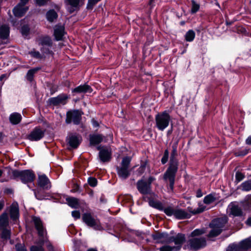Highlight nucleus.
<instances>
[{
  "label": "nucleus",
  "mask_w": 251,
  "mask_h": 251,
  "mask_svg": "<svg viewBox=\"0 0 251 251\" xmlns=\"http://www.w3.org/2000/svg\"><path fill=\"white\" fill-rule=\"evenodd\" d=\"M172 148L170 165L163 176L165 181H169V189L171 191L174 189L176 175L178 169V161L175 159V156L177 155V145H173Z\"/></svg>",
  "instance_id": "obj_1"
},
{
  "label": "nucleus",
  "mask_w": 251,
  "mask_h": 251,
  "mask_svg": "<svg viewBox=\"0 0 251 251\" xmlns=\"http://www.w3.org/2000/svg\"><path fill=\"white\" fill-rule=\"evenodd\" d=\"M227 223V218L226 217L213 220L209 225L211 230L208 234V237L212 238L220 235L222 231L226 229V225Z\"/></svg>",
  "instance_id": "obj_2"
},
{
  "label": "nucleus",
  "mask_w": 251,
  "mask_h": 251,
  "mask_svg": "<svg viewBox=\"0 0 251 251\" xmlns=\"http://www.w3.org/2000/svg\"><path fill=\"white\" fill-rule=\"evenodd\" d=\"M155 127L160 131H163L169 125L171 117L167 111L157 113L155 116Z\"/></svg>",
  "instance_id": "obj_3"
},
{
  "label": "nucleus",
  "mask_w": 251,
  "mask_h": 251,
  "mask_svg": "<svg viewBox=\"0 0 251 251\" xmlns=\"http://www.w3.org/2000/svg\"><path fill=\"white\" fill-rule=\"evenodd\" d=\"M12 177L14 179L20 177L23 183H27L34 181L35 175L33 171L29 170H14L12 171Z\"/></svg>",
  "instance_id": "obj_4"
},
{
  "label": "nucleus",
  "mask_w": 251,
  "mask_h": 251,
  "mask_svg": "<svg viewBox=\"0 0 251 251\" xmlns=\"http://www.w3.org/2000/svg\"><path fill=\"white\" fill-rule=\"evenodd\" d=\"M131 159L129 157L123 158L120 166L117 167L118 176L123 179H126L130 174L129 169Z\"/></svg>",
  "instance_id": "obj_5"
},
{
  "label": "nucleus",
  "mask_w": 251,
  "mask_h": 251,
  "mask_svg": "<svg viewBox=\"0 0 251 251\" xmlns=\"http://www.w3.org/2000/svg\"><path fill=\"white\" fill-rule=\"evenodd\" d=\"M82 219L87 226L93 227L95 230H100L102 229L100 220L96 217L93 216L91 213H83Z\"/></svg>",
  "instance_id": "obj_6"
},
{
  "label": "nucleus",
  "mask_w": 251,
  "mask_h": 251,
  "mask_svg": "<svg viewBox=\"0 0 251 251\" xmlns=\"http://www.w3.org/2000/svg\"><path fill=\"white\" fill-rule=\"evenodd\" d=\"M176 240L174 241L175 246H171L169 244H165L159 249V251H178L185 241V235L181 233L176 235Z\"/></svg>",
  "instance_id": "obj_7"
},
{
  "label": "nucleus",
  "mask_w": 251,
  "mask_h": 251,
  "mask_svg": "<svg viewBox=\"0 0 251 251\" xmlns=\"http://www.w3.org/2000/svg\"><path fill=\"white\" fill-rule=\"evenodd\" d=\"M153 239L155 243L162 244H170L173 243L174 241L176 240V236H171L166 232H157L152 235Z\"/></svg>",
  "instance_id": "obj_8"
},
{
  "label": "nucleus",
  "mask_w": 251,
  "mask_h": 251,
  "mask_svg": "<svg viewBox=\"0 0 251 251\" xmlns=\"http://www.w3.org/2000/svg\"><path fill=\"white\" fill-rule=\"evenodd\" d=\"M206 241L205 238L194 237L189 239L188 242V246L191 250L197 251L205 247Z\"/></svg>",
  "instance_id": "obj_9"
},
{
  "label": "nucleus",
  "mask_w": 251,
  "mask_h": 251,
  "mask_svg": "<svg viewBox=\"0 0 251 251\" xmlns=\"http://www.w3.org/2000/svg\"><path fill=\"white\" fill-rule=\"evenodd\" d=\"M81 113L78 110L69 111L67 113L66 123L69 124L72 122L75 125H78L81 120Z\"/></svg>",
  "instance_id": "obj_10"
},
{
  "label": "nucleus",
  "mask_w": 251,
  "mask_h": 251,
  "mask_svg": "<svg viewBox=\"0 0 251 251\" xmlns=\"http://www.w3.org/2000/svg\"><path fill=\"white\" fill-rule=\"evenodd\" d=\"M29 0H20V2L15 6L13 10V14L16 17H22L27 11L28 7L25 6Z\"/></svg>",
  "instance_id": "obj_11"
},
{
  "label": "nucleus",
  "mask_w": 251,
  "mask_h": 251,
  "mask_svg": "<svg viewBox=\"0 0 251 251\" xmlns=\"http://www.w3.org/2000/svg\"><path fill=\"white\" fill-rule=\"evenodd\" d=\"M45 131L39 127H35L28 135L27 139L32 141H37L44 136Z\"/></svg>",
  "instance_id": "obj_12"
},
{
  "label": "nucleus",
  "mask_w": 251,
  "mask_h": 251,
  "mask_svg": "<svg viewBox=\"0 0 251 251\" xmlns=\"http://www.w3.org/2000/svg\"><path fill=\"white\" fill-rule=\"evenodd\" d=\"M9 36V28L7 25H2L0 27V46L8 43Z\"/></svg>",
  "instance_id": "obj_13"
},
{
  "label": "nucleus",
  "mask_w": 251,
  "mask_h": 251,
  "mask_svg": "<svg viewBox=\"0 0 251 251\" xmlns=\"http://www.w3.org/2000/svg\"><path fill=\"white\" fill-rule=\"evenodd\" d=\"M81 141V137L76 134H71L67 138L68 144L71 149L77 148Z\"/></svg>",
  "instance_id": "obj_14"
},
{
  "label": "nucleus",
  "mask_w": 251,
  "mask_h": 251,
  "mask_svg": "<svg viewBox=\"0 0 251 251\" xmlns=\"http://www.w3.org/2000/svg\"><path fill=\"white\" fill-rule=\"evenodd\" d=\"M137 188L139 192L143 195L150 194L151 192V186L150 183L142 179L137 181Z\"/></svg>",
  "instance_id": "obj_15"
},
{
  "label": "nucleus",
  "mask_w": 251,
  "mask_h": 251,
  "mask_svg": "<svg viewBox=\"0 0 251 251\" xmlns=\"http://www.w3.org/2000/svg\"><path fill=\"white\" fill-rule=\"evenodd\" d=\"M97 149L100 150L99 157L101 161L105 162L110 160L111 158V151L110 149L106 147L101 149L100 147H98Z\"/></svg>",
  "instance_id": "obj_16"
},
{
  "label": "nucleus",
  "mask_w": 251,
  "mask_h": 251,
  "mask_svg": "<svg viewBox=\"0 0 251 251\" xmlns=\"http://www.w3.org/2000/svg\"><path fill=\"white\" fill-rule=\"evenodd\" d=\"M32 220L35 228L38 231L39 236L43 237L45 234L46 233V231L41 220L39 217L34 216L32 218Z\"/></svg>",
  "instance_id": "obj_17"
},
{
  "label": "nucleus",
  "mask_w": 251,
  "mask_h": 251,
  "mask_svg": "<svg viewBox=\"0 0 251 251\" xmlns=\"http://www.w3.org/2000/svg\"><path fill=\"white\" fill-rule=\"evenodd\" d=\"M65 27L60 24H58L54 27L53 35L56 41L62 40L63 36L65 34Z\"/></svg>",
  "instance_id": "obj_18"
},
{
  "label": "nucleus",
  "mask_w": 251,
  "mask_h": 251,
  "mask_svg": "<svg viewBox=\"0 0 251 251\" xmlns=\"http://www.w3.org/2000/svg\"><path fill=\"white\" fill-rule=\"evenodd\" d=\"M38 184L44 189H49L51 187L50 182L45 175H39Z\"/></svg>",
  "instance_id": "obj_19"
},
{
  "label": "nucleus",
  "mask_w": 251,
  "mask_h": 251,
  "mask_svg": "<svg viewBox=\"0 0 251 251\" xmlns=\"http://www.w3.org/2000/svg\"><path fill=\"white\" fill-rule=\"evenodd\" d=\"M229 215L233 217L241 216L243 214L242 209L239 205L233 203H231L229 206Z\"/></svg>",
  "instance_id": "obj_20"
},
{
  "label": "nucleus",
  "mask_w": 251,
  "mask_h": 251,
  "mask_svg": "<svg viewBox=\"0 0 251 251\" xmlns=\"http://www.w3.org/2000/svg\"><path fill=\"white\" fill-rule=\"evenodd\" d=\"M67 97L65 95H60L56 97L51 98L49 99L50 104L57 105L59 104H65Z\"/></svg>",
  "instance_id": "obj_21"
},
{
  "label": "nucleus",
  "mask_w": 251,
  "mask_h": 251,
  "mask_svg": "<svg viewBox=\"0 0 251 251\" xmlns=\"http://www.w3.org/2000/svg\"><path fill=\"white\" fill-rule=\"evenodd\" d=\"M92 91V88L89 85L85 84L76 87L72 90V92L75 93H90Z\"/></svg>",
  "instance_id": "obj_22"
},
{
  "label": "nucleus",
  "mask_w": 251,
  "mask_h": 251,
  "mask_svg": "<svg viewBox=\"0 0 251 251\" xmlns=\"http://www.w3.org/2000/svg\"><path fill=\"white\" fill-rule=\"evenodd\" d=\"M174 216L177 219H184L190 218L191 215L184 209H176Z\"/></svg>",
  "instance_id": "obj_23"
},
{
  "label": "nucleus",
  "mask_w": 251,
  "mask_h": 251,
  "mask_svg": "<svg viewBox=\"0 0 251 251\" xmlns=\"http://www.w3.org/2000/svg\"><path fill=\"white\" fill-rule=\"evenodd\" d=\"M22 119V115L18 112H13L9 117V122L12 125H17L20 124Z\"/></svg>",
  "instance_id": "obj_24"
},
{
  "label": "nucleus",
  "mask_w": 251,
  "mask_h": 251,
  "mask_svg": "<svg viewBox=\"0 0 251 251\" xmlns=\"http://www.w3.org/2000/svg\"><path fill=\"white\" fill-rule=\"evenodd\" d=\"M9 218L6 212L3 213L0 216V229L9 228Z\"/></svg>",
  "instance_id": "obj_25"
},
{
  "label": "nucleus",
  "mask_w": 251,
  "mask_h": 251,
  "mask_svg": "<svg viewBox=\"0 0 251 251\" xmlns=\"http://www.w3.org/2000/svg\"><path fill=\"white\" fill-rule=\"evenodd\" d=\"M10 218L13 221H16L19 218V208L17 204L13 203L10 206Z\"/></svg>",
  "instance_id": "obj_26"
},
{
  "label": "nucleus",
  "mask_w": 251,
  "mask_h": 251,
  "mask_svg": "<svg viewBox=\"0 0 251 251\" xmlns=\"http://www.w3.org/2000/svg\"><path fill=\"white\" fill-rule=\"evenodd\" d=\"M241 251H246L251 248V237L241 241L238 244Z\"/></svg>",
  "instance_id": "obj_27"
},
{
  "label": "nucleus",
  "mask_w": 251,
  "mask_h": 251,
  "mask_svg": "<svg viewBox=\"0 0 251 251\" xmlns=\"http://www.w3.org/2000/svg\"><path fill=\"white\" fill-rule=\"evenodd\" d=\"M103 137L100 134H94L90 136V143L91 145H96L102 142Z\"/></svg>",
  "instance_id": "obj_28"
},
{
  "label": "nucleus",
  "mask_w": 251,
  "mask_h": 251,
  "mask_svg": "<svg viewBox=\"0 0 251 251\" xmlns=\"http://www.w3.org/2000/svg\"><path fill=\"white\" fill-rule=\"evenodd\" d=\"M68 205L74 208H77L79 206V201L74 197H70L66 199Z\"/></svg>",
  "instance_id": "obj_29"
},
{
  "label": "nucleus",
  "mask_w": 251,
  "mask_h": 251,
  "mask_svg": "<svg viewBox=\"0 0 251 251\" xmlns=\"http://www.w3.org/2000/svg\"><path fill=\"white\" fill-rule=\"evenodd\" d=\"M40 69V67H36L28 70L26 75L27 80L31 82L33 79L34 74L39 71Z\"/></svg>",
  "instance_id": "obj_30"
},
{
  "label": "nucleus",
  "mask_w": 251,
  "mask_h": 251,
  "mask_svg": "<svg viewBox=\"0 0 251 251\" xmlns=\"http://www.w3.org/2000/svg\"><path fill=\"white\" fill-rule=\"evenodd\" d=\"M239 189L245 192L251 191V179L245 181L242 183L239 186Z\"/></svg>",
  "instance_id": "obj_31"
},
{
  "label": "nucleus",
  "mask_w": 251,
  "mask_h": 251,
  "mask_svg": "<svg viewBox=\"0 0 251 251\" xmlns=\"http://www.w3.org/2000/svg\"><path fill=\"white\" fill-rule=\"evenodd\" d=\"M39 44L42 46H47L50 47L52 45V42L51 38L49 36H44L41 37L39 39Z\"/></svg>",
  "instance_id": "obj_32"
},
{
  "label": "nucleus",
  "mask_w": 251,
  "mask_h": 251,
  "mask_svg": "<svg viewBox=\"0 0 251 251\" xmlns=\"http://www.w3.org/2000/svg\"><path fill=\"white\" fill-rule=\"evenodd\" d=\"M65 1L67 5L71 7L70 12H72L78 7L80 0H65Z\"/></svg>",
  "instance_id": "obj_33"
},
{
  "label": "nucleus",
  "mask_w": 251,
  "mask_h": 251,
  "mask_svg": "<svg viewBox=\"0 0 251 251\" xmlns=\"http://www.w3.org/2000/svg\"><path fill=\"white\" fill-rule=\"evenodd\" d=\"M46 17L50 22H52L57 18V14L54 10H50L47 13Z\"/></svg>",
  "instance_id": "obj_34"
},
{
  "label": "nucleus",
  "mask_w": 251,
  "mask_h": 251,
  "mask_svg": "<svg viewBox=\"0 0 251 251\" xmlns=\"http://www.w3.org/2000/svg\"><path fill=\"white\" fill-rule=\"evenodd\" d=\"M1 230V237L4 240H8L10 239L11 237V229L10 227L4 229H0Z\"/></svg>",
  "instance_id": "obj_35"
},
{
  "label": "nucleus",
  "mask_w": 251,
  "mask_h": 251,
  "mask_svg": "<svg viewBox=\"0 0 251 251\" xmlns=\"http://www.w3.org/2000/svg\"><path fill=\"white\" fill-rule=\"evenodd\" d=\"M149 205L152 207L161 210H163V206L162 203L159 201L151 200L149 201Z\"/></svg>",
  "instance_id": "obj_36"
},
{
  "label": "nucleus",
  "mask_w": 251,
  "mask_h": 251,
  "mask_svg": "<svg viewBox=\"0 0 251 251\" xmlns=\"http://www.w3.org/2000/svg\"><path fill=\"white\" fill-rule=\"evenodd\" d=\"M205 208L206 207L203 204H199V207L197 209L191 210V208L188 207V208L189 209V211L190 213H192L193 214H197L201 213L204 211L205 209Z\"/></svg>",
  "instance_id": "obj_37"
},
{
  "label": "nucleus",
  "mask_w": 251,
  "mask_h": 251,
  "mask_svg": "<svg viewBox=\"0 0 251 251\" xmlns=\"http://www.w3.org/2000/svg\"><path fill=\"white\" fill-rule=\"evenodd\" d=\"M195 37V33L193 30H189L185 34V39L187 42H192Z\"/></svg>",
  "instance_id": "obj_38"
},
{
  "label": "nucleus",
  "mask_w": 251,
  "mask_h": 251,
  "mask_svg": "<svg viewBox=\"0 0 251 251\" xmlns=\"http://www.w3.org/2000/svg\"><path fill=\"white\" fill-rule=\"evenodd\" d=\"M216 198L213 195L209 194L204 197L203 202L205 204H209L214 202Z\"/></svg>",
  "instance_id": "obj_39"
},
{
  "label": "nucleus",
  "mask_w": 251,
  "mask_h": 251,
  "mask_svg": "<svg viewBox=\"0 0 251 251\" xmlns=\"http://www.w3.org/2000/svg\"><path fill=\"white\" fill-rule=\"evenodd\" d=\"M248 150L246 149H240L234 151V154L236 156H244L248 153Z\"/></svg>",
  "instance_id": "obj_40"
},
{
  "label": "nucleus",
  "mask_w": 251,
  "mask_h": 251,
  "mask_svg": "<svg viewBox=\"0 0 251 251\" xmlns=\"http://www.w3.org/2000/svg\"><path fill=\"white\" fill-rule=\"evenodd\" d=\"M176 209L173 208L172 207H167L163 208V210L164 212L168 216H174L175 211Z\"/></svg>",
  "instance_id": "obj_41"
},
{
  "label": "nucleus",
  "mask_w": 251,
  "mask_h": 251,
  "mask_svg": "<svg viewBox=\"0 0 251 251\" xmlns=\"http://www.w3.org/2000/svg\"><path fill=\"white\" fill-rule=\"evenodd\" d=\"M200 9V4L196 3L194 0H192V8L191 12L194 14L198 12Z\"/></svg>",
  "instance_id": "obj_42"
},
{
  "label": "nucleus",
  "mask_w": 251,
  "mask_h": 251,
  "mask_svg": "<svg viewBox=\"0 0 251 251\" xmlns=\"http://www.w3.org/2000/svg\"><path fill=\"white\" fill-rule=\"evenodd\" d=\"M245 178V175L239 171L236 173L235 174V182L239 183Z\"/></svg>",
  "instance_id": "obj_43"
},
{
  "label": "nucleus",
  "mask_w": 251,
  "mask_h": 251,
  "mask_svg": "<svg viewBox=\"0 0 251 251\" xmlns=\"http://www.w3.org/2000/svg\"><path fill=\"white\" fill-rule=\"evenodd\" d=\"M29 54H30L32 57L37 59H41L42 57L40 53L38 51H36L34 50L29 51Z\"/></svg>",
  "instance_id": "obj_44"
},
{
  "label": "nucleus",
  "mask_w": 251,
  "mask_h": 251,
  "mask_svg": "<svg viewBox=\"0 0 251 251\" xmlns=\"http://www.w3.org/2000/svg\"><path fill=\"white\" fill-rule=\"evenodd\" d=\"M21 32L23 36H26L29 32V27L28 25H24L22 27Z\"/></svg>",
  "instance_id": "obj_45"
},
{
  "label": "nucleus",
  "mask_w": 251,
  "mask_h": 251,
  "mask_svg": "<svg viewBox=\"0 0 251 251\" xmlns=\"http://www.w3.org/2000/svg\"><path fill=\"white\" fill-rule=\"evenodd\" d=\"M204 233V231L203 229H196L191 233V236L194 237L195 236L201 235Z\"/></svg>",
  "instance_id": "obj_46"
},
{
  "label": "nucleus",
  "mask_w": 251,
  "mask_h": 251,
  "mask_svg": "<svg viewBox=\"0 0 251 251\" xmlns=\"http://www.w3.org/2000/svg\"><path fill=\"white\" fill-rule=\"evenodd\" d=\"M16 251H27L26 249L24 244L18 243L15 245Z\"/></svg>",
  "instance_id": "obj_47"
},
{
  "label": "nucleus",
  "mask_w": 251,
  "mask_h": 251,
  "mask_svg": "<svg viewBox=\"0 0 251 251\" xmlns=\"http://www.w3.org/2000/svg\"><path fill=\"white\" fill-rule=\"evenodd\" d=\"M89 184L92 187H95L97 185V180L95 177H90L88 179Z\"/></svg>",
  "instance_id": "obj_48"
},
{
  "label": "nucleus",
  "mask_w": 251,
  "mask_h": 251,
  "mask_svg": "<svg viewBox=\"0 0 251 251\" xmlns=\"http://www.w3.org/2000/svg\"><path fill=\"white\" fill-rule=\"evenodd\" d=\"M226 251H241L238 245H232L229 246Z\"/></svg>",
  "instance_id": "obj_49"
},
{
  "label": "nucleus",
  "mask_w": 251,
  "mask_h": 251,
  "mask_svg": "<svg viewBox=\"0 0 251 251\" xmlns=\"http://www.w3.org/2000/svg\"><path fill=\"white\" fill-rule=\"evenodd\" d=\"M244 201L246 205L249 208H251V194L247 195L245 197Z\"/></svg>",
  "instance_id": "obj_50"
},
{
  "label": "nucleus",
  "mask_w": 251,
  "mask_h": 251,
  "mask_svg": "<svg viewBox=\"0 0 251 251\" xmlns=\"http://www.w3.org/2000/svg\"><path fill=\"white\" fill-rule=\"evenodd\" d=\"M30 251H44L42 246H32L30 248Z\"/></svg>",
  "instance_id": "obj_51"
},
{
  "label": "nucleus",
  "mask_w": 251,
  "mask_h": 251,
  "mask_svg": "<svg viewBox=\"0 0 251 251\" xmlns=\"http://www.w3.org/2000/svg\"><path fill=\"white\" fill-rule=\"evenodd\" d=\"M72 216L75 219H79L80 217V213L78 211H73L72 212Z\"/></svg>",
  "instance_id": "obj_52"
},
{
  "label": "nucleus",
  "mask_w": 251,
  "mask_h": 251,
  "mask_svg": "<svg viewBox=\"0 0 251 251\" xmlns=\"http://www.w3.org/2000/svg\"><path fill=\"white\" fill-rule=\"evenodd\" d=\"M48 0H36V2L39 6H42L45 4Z\"/></svg>",
  "instance_id": "obj_53"
},
{
  "label": "nucleus",
  "mask_w": 251,
  "mask_h": 251,
  "mask_svg": "<svg viewBox=\"0 0 251 251\" xmlns=\"http://www.w3.org/2000/svg\"><path fill=\"white\" fill-rule=\"evenodd\" d=\"M91 122L94 127H98L99 126V123L95 119H92Z\"/></svg>",
  "instance_id": "obj_54"
},
{
  "label": "nucleus",
  "mask_w": 251,
  "mask_h": 251,
  "mask_svg": "<svg viewBox=\"0 0 251 251\" xmlns=\"http://www.w3.org/2000/svg\"><path fill=\"white\" fill-rule=\"evenodd\" d=\"M42 51L45 54H52V51L50 50L49 49L43 48L41 49Z\"/></svg>",
  "instance_id": "obj_55"
},
{
  "label": "nucleus",
  "mask_w": 251,
  "mask_h": 251,
  "mask_svg": "<svg viewBox=\"0 0 251 251\" xmlns=\"http://www.w3.org/2000/svg\"><path fill=\"white\" fill-rule=\"evenodd\" d=\"M203 194H202V193L201 192V189H198L197 191V193H196V197L197 198H201Z\"/></svg>",
  "instance_id": "obj_56"
},
{
  "label": "nucleus",
  "mask_w": 251,
  "mask_h": 251,
  "mask_svg": "<svg viewBox=\"0 0 251 251\" xmlns=\"http://www.w3.org/2000/svg\"><path fill=\"white\" fill-rule=\"evenodd\" d=\"M168 160L167 156L164 155L163 157L161 159V162L163 164H165Z\"/></svg>",
  "instance_id": "obj_57"
},
{
  "label": "nucleus",
  "mask_w": 251,
  "mask_h": 251,
  "mask_svg": "<svg viewBox=\"0 0 251 251\" xmlns=\"http://www.w3.org/2000/svg\"><path fill=\"white\" fill-rule=\"evenodd\" d=\"M100 0H89V3L91 5H94Z\"/></svg>",
  "instance_id": "obj_58"
},
{
  "label": "nucleus",
  "mask_w": 251,
  "mask_h": 251,
  "mask_svg": "<svg viewBox=\"0 0 251 251\" xmlns=\"http://www.w3.org/2000/svg\"><path fill=\"white\" fill-rule=\"evenodd\" d=\"M145 171V170L143 169V167H141V166L137 170V172L139 175L142 174Z\"/></svg>",
  "instance_id": "obj_59"
},
{
  "label": "nucleus",
  "mask_w": 251,
  "mask_h": 251,
  "mask_svg": "<svg viewBox=\"0 0 251 251\" xmlns=\"http://www.w3.org/2000/svg\"><path fill=\"white\" fill-rule=\"evenodd\" d=\"M154 180H155V178L153 177L150 176L149 177L148 182H147L148 183H150V186H151V183Z\"/></svg>",
  "instance_id": "obj_60"
},
{
  "label": "nucleus",
  "mask_w": 251,
  "mask_h": 251,
  "mask_svg": "<svg viewBox=\"0 0 251 251\" xmlns=\"http://www.w3.org/2000/svg\"><path fill=\"white\" fill-rule=\"evenodd\" d=\"M246 143L247 145H251V136H249L246 140Z\"/></svg>",
  "instance_id": "obj_61"
},
{
  "label": "nucleus",
  "mask_w": 251,
  "mask_h": 251,
  "mask_svg": "<svg viewBox=\"0 0 251 251\" xmlns=\"http://www.w3.org/2000/svg\"><path fill=\"white\" fill-rule=\"evenodd\" d=\"M246 224L249 226H251V216L249 217L246 222Z\"/></svg>",
  "instance_id": "obj_62"
},
{
  "label": "nucleus",
  "mask_w": 251,
  "mask_h": 251,
  "mask_svg": "<svg viewBox=\"0 0 251 251\" xmlns=\"http://www.w3.org/2000/svg\"><path fill=\"white\" fill-rule=\"evenodd\" d=\"M4 205V202L3 201H0V211L3 208Z\"/></svg>",
  "instance_id": "obj_63"
},
{
  "label": "nucleus",
  "mask_w": 251,
  "mask_h": 251,
  "mask_svg": "<svg viewBox=\"0 0 251 251\" xmlns=\"http://www.w3.org/2000/svg\"><path fill=\"white\" fill-rule=\"evenodd\" d=\"M47 248L50 251H53V246L50 243L47 245Z\"/></svg>",
  "instance_id": "obj_64"
}]
</instances>
